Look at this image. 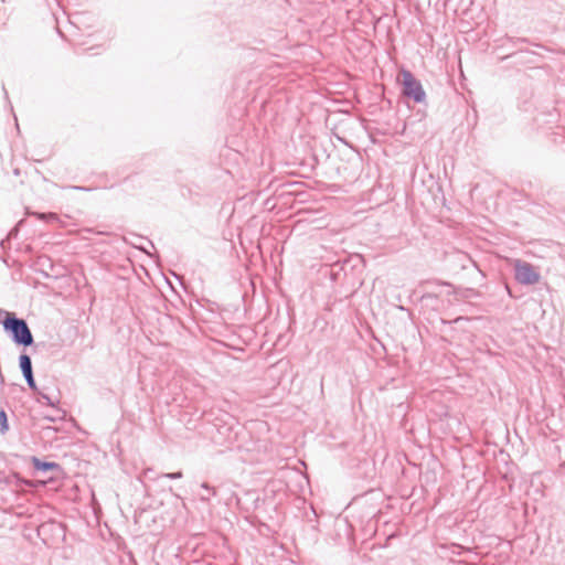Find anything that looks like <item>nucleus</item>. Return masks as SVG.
<instances>
[{"instance_id":"4468645a","label":"nucleus","mask_w":565,"mask_h":565,"mask_svg":"<svg viewBox=\"0 0 565 565\" xmlns=\"http://www.w3.org/2000/svg\"><path fill=\"white\" fill-rule=\"evenodd\" d=\"M428 299H437V296L434 294H429V292L423 295L422 300H428Z\"/></svg>"},{"instance_id":"dca6fc26","label":"nucleus","mask_w":565,"mask_h":565,"mask_svg":"<svg viewBox=\"0 0 565 565\" xmlns=\"http://www.w3.org/2000/svg\"><path fill=\"white\" fill-rule=\"evenodd\" d=\"M437 285L450 286V284L445 282V281H437Z\"/></svg>"},{"instance_id":"2eb2a0df","label":"nucleus","mask_w":565,"mask_h":565,"mask_svg":"<svg viewBox=\"0 0 565 565\" xmlns=\"http://www.w3.org/2000/svg\"><path fill=\"white\" fill-rule=\"evenodd\" d=\"M68 189H73V190H76V191H89L88 188L79 186V185H71V186H68Z\"/></svg>"},{"instance_id":"9b49d317","label":"nucleus","mask_w":565,"mask_h":565,"mask_svg":"<svg viewBox=\"0 0 565 565\" xmlns=\"http://www.w3.org/2000/svg\"><path fill=\"white\" fill-rule=\"evenodd\" d=\"M24 380H25V382H26V384H28L29 388H30L31 391H33V392L36 394V393L39 392V387H38V385H36V383H35V380H34V375H33V373H31V374H29V375L24 376Z\"/></svg>"},{"instance_id":"9d476101","label":"nucleus","mask_w":565,"mask_h":565,"mask_svg":"<svg viewBox=\"0 0 565 565\" xmlns=\"http://www.w3.org/2000/svg\"><path fill=\"white\" fill-rule=\"evenodd\" d=\"M9 429L8 416L4 411H0V434L7 433Z\"/></svg>"},{"instance_id":"20e7f679","label":"nucleus","mask_w":565,"mask_h":565,"mask_svg":"<svg viewBox=\"0 0 565 565\" xmlns=\"http://www.w3.org/2000/svg\"><path fill=\"white\" fill-rule=\"evenodd\" d=\"M452 259L457 265L460 266L461 269H467L469 265H472L482 274V271L478 268L476 262L467 253L456 252L452 255Z\"/></svg>"},{"instance_id":"7ed1b4c3","label":"nucleus","mask_w":565,"mask_h":565,"mask_svg":"<svg viewBox=\"0 0 565 565\" xmlns=\"http://www.w3.org/2000/svg\"><path fill=\"white\" fill-rule=\"evenodd\" d=\"M514 278L521 285H534L540 281L541 275L532 264L516 259L514 264Z\"/></svg>"},{"instance_id":"f03ea898","label":"nucleus","mask_w":565,"mask_h":565,"mask_svg":"<svg viewBox=\"0 0 565 565\" xmlns=\"http://www.w3.org/2000/svg\"><path fill=\"white\" fill-rule=\"evenodd\" d=\"M403 75V94L412 98L415 103H423L426 98V93L420 82L409 72L404 70Z\"/></svg>"},{"instance_id":"6e6552de","label":"nucleus","mask_w":565,"mask_h":565,"mask_svg":"<svg viewBox=\"0 0 565 565\" xmlns=\"http://www.w3.org/2000/svg\"><path fill=\"white\" fill-rule=\"evenodd\" d=\"M201 488L205 491V493L200 494L201 501L209 502L212 497L216 495L215 488L211 487L207 482H203Z\"/></svg>"},{"instance_id":"39448f33","label":"nucleus","mask_w":565,"mask_h":565,"mask_svg":"<svg viewBox=\"0 0 565 565\" xmlns=\"http://www.w3.org/2000/svg\"><path fill=\"white\" fill-rule=\"evenodd\" d=\"M32 465L36 470L43 471V472L51 471V470L61 471V466L57 462L43 461V460L39 459L38 457H32Z\"/></svg>"},{"instance_id":"f8f14e48","label":"nucleus","mask_w":565,"mask_h":565,"mask_svg":"<svg viewBox=\"0 0 565 565\" xmlns=\"http://www.w3.org/2000/svg\"><path fill=\"white\" fill-rule=\"evenodd\" d=\"M36 394L39 396V398H38L39 401L43 399L45 402V404L49 406L55 405V403L51 399V397L47 394L40 392V391Z\"/></svg>"},{"instance_id":"1a4fd4ad","label":"nucleus","mask_w":565,"mask_h":565,"mask_svg":"<svg viewBox=\"0 0 565 565\" xmlns=\"http://www.w3.org/2000/svg\"><path fill=\"white\" fill-rule=\"evenodd\" d=\"M34 215L41 220V221H44V222H53V221H57L58 220V216L56 213H34Z\"/></svg>"},{"instance_id":"0eeeda50","label":"nucleus","mask_w":565,"mask_h":565,"mask_svg":"<svg viewBox=\"0 0 565 565\" xmlns=\"http://www.w3.org/2000/svg\"><path fill=\"white\" fill-rule=\"evenodd\" d=\"M19 366H20L23 377L33 373L32 361H31L30 355H28L26 353L20 354Z\"/></svg>"},{"instance_id":"ddd939ff","label":"nucleus","mask_w":565,"mask_h":565,"mask_svg":"<svg viewBox=\"0 0 565 565\" xmlns=\"http://www.w3.org/2000/svg\"><path fill=\"white\" fill-rule=\"evenodd\" d=\"M161 477L171 479V480H175V479H181L183 477V473H182V471L168 472V473H162Z\"/></svg>"},{"instance_id":"423d86ee","label":"nucleus","mask_w":565,"mask_h":565,"mask_svg":"<svg viewBox=\"0 0 565 565\" xmlns=\"http://www.w3.org/2000/svg\"><path fill=\"white\" fill-rule=\"evenodd\" d=\"M0 483L15 487L28 484V482L23 480L18 473H11L7 476L2 471H0Z\"/></svg>"},{"instance_id":"f257e3e1","label":"nucleus","mask_w":565,"mask_h":565,"mask_svg":"<svg viewBox=\"0 0 565 565\" xmlns=\"http://www.w3.org/2000/svg\"><path fill=\"white\" fill-rule=\"evenodd\" d=\"M0 323L17 345L30 347L34 343L26 321L17 317L15 313L0 309Z\"/></svg>"}]
</instances>
